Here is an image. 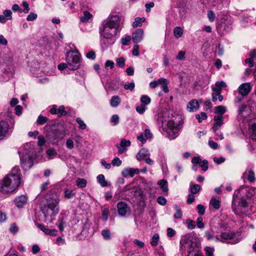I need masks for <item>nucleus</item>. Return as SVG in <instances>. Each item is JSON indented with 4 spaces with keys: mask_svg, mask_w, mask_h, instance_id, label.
Returning a JSON list of instances; mask_svg holds the SVG:
<instances>
[{
    "mask_svg": "<svg viewBox=\"0 0 256 256\" xmlns=\"http://www.w3.org/2000/svg\"><path fill=\"white\" fill-rule=\"evenodd\" d=\"M256 194L255 187L240 186L233 194L232 207L233 212L238 214L240 212H244L248 206V202L244 196L248 199H251Z\"/></svg>",
    "mask_w": 256,
    "mask_h": 256,
    "instance_id": "nucleus-1",
    "label": "nucleus"
},
{
    "mask_svg": "<svg viewBox=\"0 0 256 256\" xmlns=\"http://www.w3.org/2000/svg\"><path fill=\"white\" fill-rule=\"evenodd\" d=\"M124 18L116 14H110L102 24L101 36L114 38L120 32Z\"/></svg>",
    "mask_w": 256,
    "mask_h": 256,
    "instance_id": "nucleus-2",
    "label": "nucleus"
},
{
    "mask_svg": "<svg viewBox=\"0 0 256 256\" xmlns=\"http://www.w3.org/2000/svg\"><path fill=\"white\" fill-rule=\"evenodd\" d=\"M22 178L20 168L15 166L2 180L0 186L2 193L7 194L14 192L19 186Z\"/></svg>",
    "mask_w": 256,
    "mask_h": 256,
    "instance_id": "nucleus-3",
    "label": "nucleus"
},
{
    "mask_svg": "<svg viewBox=\"0 0 256 256\" xmlns=\"http://www.w3.org/2000/svg\"><path fill=\"white\" fill-rule=\"evenodd\" d=\"M60 200V197L56 193H53L46 198V202L42 208V211L46 218L58 214Z\"/></svg>",
    "mask_w": 256,
    "mask_h": 256,
    "instance_id": "nucleus-4",
    "label": "nucleus"
},
{
    "mask_svg": "<svg viewBox=\"0 0 256 256\" xmlns=\"http://www.w3.org/2000/svg\"><path fill=\"white\" fill-rule=\"evenodd\" d=\"M158 121L161 122L162 129L166 132L170 139L173 140L178 136L179 130L174 120H167L160 117Z\"/></svg>",
    "mask_w": 256,
    "mask_h": 256,
    "instance_id": "nucleus-5",
    "label": "nucleus"
},
{
    "mask_svg": "<svg viewBox=\"0 0 256 256\" xmlns=\"http://www.w3.org/2000/svg\"><path fill=\"white\" fill-rule=\"evenodd\" d=\"M253 108L250 105L240 104L238 109V119L243 123L249 122L253 118Z\"/></svg>",
    "mask_w": 256,
    "mask_h": 256,
    "instance_id": "nucleus-6",
    "label": "nucleus"
},
{
    "mask_svg": "<svg viewBox=\"0 0 256 256\" xmlns=\"http://www.w3.org/2000/svg\"><path fill=\"white\" fill-rule=\"evenodd\" d=\"M180 248L186 250L190 254L197 247L195 238L191 234H187L182 237L180 240Z\"/></svg>",
    "mask_w": 256,
    "mask_h": 256,
    "instance_id": "nucleus-7",
    "label": "nucleus"
},
{
    "mask_svg": "<svg viewBox=\"0 0 256 256\" xmlns=\"http://www.w3.org/2000/svg\"><path fill=\"white\" fill-rule=\"evenodd\" d=\"M66 62L68 64L69 70H76L80 66V54L78 50H70L66 53Z\"/></svg>",
    "mask_w": 256,
    "mask_h": 256,
    "instance_id": "nucleus-8",
    "label": "nucleus"
},
{
    "mask_svg": "<svg viewBox=\"0 0 256 256\" xmlns=\"http://www.w3.org/2000/svg\"><path fill=\"white\" fill-rule=\"evenodd\" d=\"M215 242L234 244L238 242V240L234 232L228 231L216 234L215 236Z\"/></svg>",
    "mask_w": 256,
    "mask_h": 256,
    "instance_id": "nucleus-9",
    "label": "nucleus"
},
{
    "mask_svg": "<svg viewBox=\"0 0 256 256\" xmlns=\"http://www.w3.org/2000/svg\"><path fill=\"white\" fill-rule=\"evenodd\" d=\"M14 124L10 126L8 122L1 120H0V140L10 135L12 132Z\"/></svg>",
    "mask_w": 256,
    "mask_h": 256,
    "instance_id": "nucleus-10",
    "label": "nucleus"
},
{
    "mask_svg": "<svg viewBox=\"0 0 256 256\" xmlns=\"http://www.w3.org/2000/svg\"><path fill=\"white\" fill-rule=\"evenodd\" d=\"M20 152L25 155L23 157L20 156L22 167L25 170L30 168L34 164L33 158L29 154L26 150H21Z\"/></svg>",
    "mask_w": 256,
    "mask_h": 256,
    "instance_id": "nucleus-11",
    "label": "nucleus"
},
{
    "mask_svg": "<svg viewBox=\"0 0 256 256\" xmlns=\"http://www.w3.org/2000/svg\"><path fill=\"white\" fill-rule=\"evenodd\" d=\"M118 213L121 216H126L130 213V207L124 202H120L117 204Z\"/></svg>",
    "mask_w": 256,
    "mask_h": 256,
    "instance_id": "nucleus-12",
    "label": "nucleus"
},
{
    "mask_svg": "<svg viewBox=\"0 0 256 256\" xmlns=\"http://www.w3.org/2000/svg\"><path fill=\"white\" fill-rule=\"evenodd\" d=\"M242 178L244 180H247L250 183H254L256 180L254 172L249 167L247 168L244 172Z\"/></svg>",
    "mask_w": 256,
    "mask_h": 256,
    "instance_id": "nucleus-13",
    "label": "nucleus"
},
{
    "mask_svg": "<svg viewBox=\"0 0 256 256\" xmlns=\"http://www.w3.org/2000/svg\"><path fill=\"white\" fill-rule=\"evenodd\" d=\"M28 197L26 194L16 196L14 200L16 206L18 208H22L27 203Z\"/></svg>",
    "mask_w": 256,
    "mask_h": 256,
    "instance_id": "nucleus-14",
    "label": "nucleus"
},
{
    "mask_svg": "<svg viewBox=\"0 0 256 256\" xmlns=\"http://www.w3.org/2000/svg\"><path fill=\"white\" fill-rule=\"evenodd\" d=\"M252 90V86L250 82L243 83L240 84L238 89V94L242 96H247Z\"/></svg>",
    "mask_w": 256,
    "mask_h": 256,
    "instance_id": "nucleus-15",
    "label": "nucleus"
},
{
    "mask_svg": "<svg viewBox=\"0 0 256 256\" xmlns=\"http://www.w3.org/2000/svg\"><path fill=\"white\" fill-rule=\"evenodd\" d=\"M140 173V170L138 168H126L122 171V174L124 178L128 176L134 177L135 174H138Z\"/></svg>",
    "mask_w": 256,
    "mask_h": 256,
    "instance_id": "nucleus-16",
    "label": "nucleus"
},
{
    "mask_svg": "<svg viewBox=\"0 0 256 256\" xmlns=\"http://www.w3.org/2000/svg\"><path fill=\"white\" fill-rule=\"evenodd\" d=\"M144 32L142 28H138L133 32L132 39L134 43L138 44L143 39Z\"/></svg>",
    "mask_w": 256,
    "mask_h": 256,
    "instance_id": "nucleus-17",
    "label": "nucleus"
},
{
    "mask_svg": "<svg viewBox=\"0 0 256 256\" xmlns=\"http://www.w3.org/2000/svg\"><path fill=\"white\" fill-rule=\"evenodd\" d=\"M224 118L222 116H215L214 120V122L212 128V130L216 132L222 124Z\"/></svg>",
    "mask_w": 256,
    "mask_h": 256,
    "instance_id": "nucleus-18",
    "label": "nucleus"
},
{
    "mask_svg": "<svg viewBox=\"0 0 256 256\" xmlns=\"http://www.w3.org/2000/svg\"><path fill=\"white\" fill-rule=\"evenodd\" d=\"M152 134L150 132L149 129H146L144 132H142L140 136H138V140L142 144L146 142V139L152 138Z\"/></svg>",
    "mask_w": 256,
    "mask_h": 256,
    "instance_id": "nucleus-19",
    "label": "nucleus"
},
{
    "mask_svg": "<svg viewBox=\"0 0 256 256\" xmlns=\"http://www.w3.org/2000/svg\"><path fill=\"white\" fill-rule=\"evenodd\" d=\"M186 108L189 112H196L199 108L198 101L195 99L192 100L187 104Z\"/></svg>",
    "mask_w": 256,
    "mask_h": 256,
    "instance_id": "nucleus-20",
    "label": "nucleus"
},
{
    "mask_svg": "<svg viewBox=\"0 0 256 256\" xmlns=\"http://www.w3.org/2000/svg\"><path fill=\"white\" fill-rule=\"evenodd\" d=\"M115 40L113 38H106V37L102 36L101 38V44L103 48H106L108 46L112 45L114 42Z\"/></svg>",
    "mask_w": 256,
    "mask_h": 256,
    "instance_id": "nucleus-21",
    "label": "nucleus"
},
{
    "mask_svg": "<svg viewBox=\"0 0 256 256\" xmlns=\"http://www.w3.org/2000/svg\"><path fill=\"white\" fill-rule=\"evenodd\" d=\"M38 227L46 234L52 236L57 234V230L54 229L48 228L41 224H38Z\"/></svg>",
    "mask_w": 256,
    "mask_h": 256,
    "instance_id": "nucleus-22",
    "label": "nucleus"
},
{
    "mask_svg": "<svg viewBox=\"0 0 256 256\" xmlns=\"http://www.w3.org/2000/svg\"><path fill=\"white\" fill-rule=\"evenodd\" d=\"M158 84L160 85L163 91L167 93L169 92V89L168 86V81L166 78H160L158 80Z\"/></svg>",
    "mask_w": 256,
    "mask_h": 256,
    "instance_id": "nucleus-23",
    "label": "nucleus"
},
{
    "mask_svg": "<svg viewBox=\"0 0 256 256\" xmlns=\"http://www.w3.org/2000/svg\"><path fill=\"white\" fill-rule=\"evenodd\" d=\"M149 152L147 149L142 148L140 150L136 155V158L140 161L143 160L145 157L149 156Z\"/></svg>",
    "mask_w": 256,
    "mask_h": 256,
    "instance_id": "nucleus-24",
    "label": "nucleus"
},
{
    "mask_svg": "<svg viewBox=\"0 0 256 256\" xmlns=\"http://www.w3.org/2000/svg\"><path fill=\"white\" fill-rule=\"evenodd\" d=\"M226 86V84L224 82H218L216 83L215 86L212 88V90L213 92H220L222 91V88L223 87H225Z\"/></svg>",
    "mask_w": 256,
    "mask_h": 256,
    "instance_id": "nucleus-25",
    "label": "nucleus"
},
{
    "mask_svg": "<svg viewBox=\"0 0 256 256\" xmlns=\"http://www.w3.org/2000/svg\"><path fill=\"white\" fill-rule=\"evenodd\" d=\"M157 184L160 186L164 192H168V182L166 180H160L158 182Z\"/></svg>",
    "mask_w": 256,
    "mask_h": 256,
    "instance_id": "nucleus-26",
    "label": "nucleus"
},
{
    "mask_svg": "<svg viewBox=\"0 0 256 256\" xmlns=\"http://www.w3.org/2000/svg\"><path fill=\"white\" fill-rule=\"evenodd\" d=\"M216 234H215V232L214 230H206L204 232V236L206 238L207 240L212 241H215V236Z\"/></svg>",
    "mask_w": 256,
    "mask_h": 256,
    "instance_id": "nucleus-27",
    "label": "nucleus"
},
{
    "mask_svg": "<svg viewBox=\"0 0 256 256\" xmlns=\"http://www.w3.org/2000/svg\"><path fill=\"white\" fill-rule=\"evenodd\" d=\"M120 103V98L118 96H113L112 97L110 104L112 107H117Z\"/></svg>",
    "mask_w": 256,
    "mask_h": 256,
    "instance_id": "nucleus-28",
    "label": "nucleus"
},
{
    "mask_svg": "<svg viewBox=\"0 0 256 256\" xmlns=\"http://www.w3.org/2000/svg\"><path fill=\"white\" fill-rule=\"evenodd\" d=\"M144 18L137 17L134 19V21L132 23V27L136 28L142 26V23L145 21Z\"/></svg>",
    "mask_w": 256,
    "mask_h": 256,
    "instance_id": "nucleus-29",
    "label": "nucleus"
},
{
    "mask_svg": "<svg viewBox=\"0 0 256 256\" xmlns=\"http://www.w3.org/2000/svg\"><path fill=\"white\" fill-rule=\"evenodd\" d=\"M226 112V108L224 106H219L214 108V113L218 116H222Z\"/></svg>",
    "mask_w": 256,
    "mask_h": 256,
    "instance_id": "nucleus-30",
    "label": "nucleus"
},
{
    "mask_svg": "<svg viewBox=\"0 0 256 256\" xmlns=\"http://www.w3.org/2000/svg\"><path fill=\"white\" fill-rule=\"evenodd\" d=\"M249 131L250 133L252 138L256 140V122H254L250 126Z\"/></svg>",
    "mask_w": 256,
    "mask_h": 256,
    "instance_id": "nucleus-31",
    "label": "nucleus"
},
{
    "mask_svg": "<svg viewBox=\"0 0 256 256\" xmlns=\"http://www.w3.org/2000/svg\"><path fill=\"white\" fill-rule=\"evenodd\" d=\"M92 17V14H90L88 11H85L83 15L80 18V21L82 22H86L88 21V20L91 18Z\"/></svg>",
    "mask_w": 256,
    "mask_h": 256,
    "instance_id": "nucleus-32",
    "label": "nucleus"
},
{
    "mask_svg": "<svg viewBox=\"0 0 256 256\" xmlns=\"http://www.w3.org/2000/svg\"><path fill=\"white\" fill-rule=\"evenodd\" d=\"M96 178L98 182L102 186L105 187L108 186V182L105 180L104 175L102 174H99Z\"/></svg>",
    "mask_w": 256,
    "mask_h": 256,
    "instance_id": "nucleus-33",
    "label": "nucleus"
},
{
    "mask_svg": "<svg viewBox=\"0 0 256 256\" xmlns=\"http://www.w3.org/2000/svg\"><path fill=\"white\" fill-rule=\"evenodd\" d=\"M101 234L105 240H110L112 238L110 232L108 229L103 230L101 232Z\"/></svg>",
    "mask_w": 256,
    "mask_h": 256,
    "instance_id": "nucleus-34",
    "label": "nucleus"
},
{
    "mask_svg": "<svg viewBox=\"0 0 256 256\" xmlns=\"http://www.w3.org/2000/svg\"><path fill=\"white\" fill-rule=\"evenodd\" d=\"M75 194L73 190L68 188L64 190V197L66 198H72Z\"/></svg>",
    "mask_w": 256,
    "mask_h": 256,
    "instance_id": "nucleus-35",
    "label": "nucleus"
},
{
    "mask_svg": "<svg viewBox=\"0 0 256 256\" xmlns=\"http://www.w3.org/2000/svg\"><path fill=\"white\" fill-rule=\"evenodd\" d=\"M210 204L215 209L218 210L220 208V202L219 200L212 198L210 200Z\"/></svg>",
    "mask_w": 256,
    "mask_h": 256,
    "instance_id": "nucleus-36",
    "label": "nucleus"
},
{
    "mask_svg": "<svg viewBox=\"0 0 256 256\" xmlns=\"http://www.w3.org/2000/svg\"><path fill=\"white\" fill-rule=\"evenodd\" d=\"M174 208L176 210V213L174 215V218L176 219L181 218L182 216V213L180 207L177 205H175Z\"/></svg>",
    "mask_w": 256,
    "mask_h": 256,
    "instance_id": "nucleus-37",
    "label": "nucleus"
},
{
    "mask_svg": "<svg viewBox=\"0 0 256 256\" xmlns=\"http://www.w3.org/2000/svg\"><path fill=\"white\" fill-rule=\"evenodd\" d=\"M86 180L84 178H78L76 180V184L78 188H83L86 186Z\"/></svg>",
    "mask_w": 256,
    "mask_h": 256,
    "instance_id": "nucleus-38",
    "label": "nucleus"
},
{
    "mask_svg": "<svg viewBox=\"0 0 256 256\" xmlns=\"http://www.w3.org/2000/svg\"><path fill=\"white\" fill-rule=\"evenodd\" d=\"M160 240V236L158 234H155L153 235L150 241V244L152 246H156L158 244Z\"/></svg>",
    "mask_w": 256,
    "mask_h": 256,
    "instance_id": "nucleus-39",
    "label": "nucleus"
},
{
    "mask_svg": "<svg viewBox=\"0 0 256 256\" xmlns=\"http://www.w3.org/2000/svg\"><path fill=\"white\" fill-rule=\"evenodd\" d=\"M183 34V30L180 26L175 28L174 30V34L176 38H179L181 37Z\"/></svg>",
    "mask_w": 256,
    "mask_h": 256,
    "instance_id": "nucleus-40",
    "label": "nucleus"
},
{
    "mask_svg": "<svg viewBox=\"0 0 256 256\" xmlns=\"http://www.w3.org/2000/svg\"><path fill=\"white\" fill-rule=\"evenodd\" d=\"M140 101L142 104H144L146 106L150 102L151 100L148 96L143 95L141 96Z\"/></svg>",
    "mask_w": 256,
    "mask_h": 256,
    "instance_id": "nucleus-41",
    "label": "nucleus"
},
{
    "mask_svg": "<svg viewBox=\"0 0 256 256\" xmlns=\"http://www.w3.org/2000/svg\"><path fill=\"white\" fill-rule=\"evenodd\" d=\"M190 192L192 194H196L199 192L200 190V186L197 184H191L190 186Z\"/></svg>",
    "mask_w": 256,
    "mask_h": 256,
    "instance_id": "nucleus-42",
    "label": "nucleus"
},
{
    "mask_svg": "<svg viewBox=\"0 0 256 256\" xmlns=\"http://www.w3.org/2000/svg\"><path fill=\"white\" fill-rule=\"evenodd\" d=\"M204 250L206 256H214V248L207 246L204 248Z\"/></svg>",
    "mask_w": 256,
    "mask_h": 256,
    "instance_id": "nucleus-43",
    "label": "nucleus"
},
{
    "mask_svg": "<svg viewBox=\"0 0 256 256\" xmlns=\"http://www.w3.org/2000/svg\"><path fill=\"white\" fill-rule=\"evenodd\" d=\"M146 106L141 103L140 105L136 107V111L140 114H143L146 110Z\"/></svg>",
    "mask_w": 256,
    "mask_h": 256,
    "instance_id": "nucleus-44",
    "label": "nucleus"
},
{
    "mask_svg": "<svg viewBox=\"0 0 256 256\" xmlns=\"http://www.w3.org/2000/svg\"><path fill=\"white\" fill-rule=\"evenodd\" d=\"M76 122L78 124V128L81 130H85L86 128V125L84 122L80 118H76Z\"/></svg>",
    "mask_w": 256,
    "mask_h": 256,
    "instance_id": "nucleus-45",
    "label": "nucleus"
},
{
    "mask_svg": "<svg viewBox=\"0 0 256 256\" xmlns=\"http://www.w3.org/2000/svg\"><path fill=\"white\" fill-rule=\"evenodd\" d=\"M3 15L6 20H12V12L10 10H4L3 12Z\"/></svg>",
    "mask_w": 256,
    "mask_h": 256,
    "instance_id": "nucleus-46",
    "label": "nucleus"
},
{
    "mask_svg": "<svg viewBox=\"0 0 256 256\" xmlns=\"http://www.w3.org/2000/svg\"><path fill=\"white\" fill-rule=\"evenodd\" d=\"M131 40V36H126L122 37L121 38V42L123 46H128Z\"/></svg>",
    "mask_w": 256,
    "mask_h": 256,
    "instance_id": "nucleus-47",
    "label": "nucleus"
},
{
    "mask_svg": "<svg viewBox=\"0 0 256 256\" xmlns=\"http://www.w3.org/2000/svg\"><path fill=\"white\" fill-rule=\"evenodd\" d=\"M66 114V112L65 110V108L64 106H60L58 109L57 114L58 117H60L65 116Z\"/></svg>",
    "mask_w": 256,
    "mask_h": 256,
    "instance_id": "nucleus-48",
    "label": "nucleus"
},
{
    "mask_svg": "<svg viewBox=\"0 0 256 256\" xmlns=\"http://www.w3.org/2000/svg\"><path fill=\"white\" fill-rule=\"evenodd\" d=\"M186 224H187L188 228L189 230H193L195 228H196V223L195 222L190 220L188 219L186 220Z\"/></svg>",
    "mask_w": 256,
    "mask_h": 256,
    "instance_id": "nucleus-49",
    "label": "nucleus"
},
{
    "mask_svg": "<svg viewBox=\"0 0 256 256\" xmlns=\"http://www.w3.org/2000/svg\"><path fill=\"white\" fill-rule=\"evenodd\" d=\"M196 118L199 122H201L203 120L206 119L207 115L205 112H202L200 114H196Z\"/></svg>",
    "mask_w": 256,
    "mask_h": 256,
    "instance_id": "nucleus-50",
    "label": "nucleus"
},
{
    "mask_svg": "<svg viewBox=\"0 0 256 256\" xmlns=\"http://www.w3.org/2000/svg\"><path fill=\"white\" fill-rule=\"evenodd\" d=\"M110 214L109 210L108 208H104L102 210V219L104 221H106L108 218V216Z\"/></svg>",
    "mask_w": 256,
    "mask_h": 256,
    "instance_id": "nucleus-51",
    "label": "nucleus"
},
{
    "mask_svg": "<svg viewBox=\"0 0 256 256\" xmlns=\"http://www.w3.org/2000/svg\"><path fill=\"white\" fill-rule=\"evenodd\" d=\"M116 64L120 68H123L125 65V60L124 58H119L116 59Z\"/></svg>",
    "mask_w": 256,
    "mask_h": 256,
    "instance_id": "nucleus-52",
    "label": "nucleus"
},
{
    "mask_svg": "<svg viewBox=\"0 0 256 256\" xmlns=\"http://www.w3.org/2000/svg\"><path fill=\"white\" fill-rule=\"evenodd\" d=\"M203 218L202 217L200 216L198 217L196 220V226L198 228H204V224L202 222Z\"/></svg>",
    "mask_w": 256,
    "mask_h": 256,
    "instance_id": "nucleus-53",
    "label": "nucleus"
},
{
    "mask_svg": "<svg viewBox=\"0 0 256 256\" xmlns=\"http://www.w3.org/2000/svg\"><path fill=\"white\" fill-rule=\"evenodd\" d=\"M48 118L46 117L43 116L42 115L39 116L37 120V123L38 124L42 125L46 122Z\"/></svg>",
    "mask_w": 256,
    "mask_h": 256,
    "instance_id": "nucleus-54",
    "label": "nucleus"
},
{
    "mask_svg": "<svg viewBox=\"0 0 256 256\" xmlns=\"http://www.w3.org/2000/svg\"><path fill=\"white\" fill-rule=\"evenodd\" d=\"M135 87V84L134 82H130L128 84H124V88L126 90H133Z\"/></svg>",
    "mask_w": 256,
    "mask_h": 256,
    "instance_id": "nucleus-55",
    "label": "nucleus"
},
{
    "mask_svg": "<svg viewBox=\"0 0 256 256\" xmlns=\"http://www.w3.org/2000/svg\"><path fill=\"white\" fill-rule=\"evenodd\" d=\"M122 160L118 157L114 158L112 162L113 166H119L122 164Z\"/></svg>",
    "mask_w": 256,
    "mask_h": 256,
    "instance_id": "nucleus-56",
    "label": "nucleus"
},
{
    "mask_svg": "<svg viewBox=\"0 0 256 256\" xmlns=\"http://www.w3.org/2000/svg\"><path fill=\"white\" fill-rule=\"evenodd\" d=\"M198 212L200 216H202L204 214L206 208L202 204H198L197 206Z\"/></svg>",
    "mask_w": 256,
    "mask_h": 256,
    "instance_id": "nucleus-57",
    "label": "nucleus"
},
{
    "mask_svg": "<svg viewBox=\"0 0 256 256\" xmlns=\"http://www.w3.org/2000/svg\"><path fill=\"white\" fill-rule=\"evenodd\" d=\"M22 5L24 7V9L22 10V12H24L25 14L28 13L30 8H29V4L27 2H23Z\"/></svg>",
    "mask_w": 256,
    "mask_h": 256,
    "instance_id": "nucleus-58",
    "label": "nucleus"
},
{
    "mask_svg": "<svg viewBox=\"0 0 256 256\" xmlns=\"http://www.w3.org/2000/svg\"><path fill=\"white\" fill-rule=\"evenodd\" d=\"M208 17L210 22H213L216 18V14L212 10H210L208 12Z\"/></svg>",
    "mask_w": 256,
    "mask_h": 256,
    "instance_id": "nucleus-59",
    "label": "nucleus"
},
{
    "mask_svg": "<svg viewBox=\"0 0 256 256\" xmlns=\"http://www.w3.org/2000/svg\"><path fill=\"white\" fill-rule=\"evenodd\" d=\"M18 230V228L16 224L14 223L10 226V231L14 234H16Z\"/></svg>",
    "mask_w": 256,
    "mask_h": 256,
    "instance_id": "nucleus-60",
    "label": "nucleus"
},
{
    "mask_svg": "<svg viewBox=\"0 0 256 256\" xmlns=\"http://www.w3.org/2000/svg\"><path fill=\"white\" fill-rule=\"evenodd\" d=\"M120 145L122 148L128 147L130 145V142L129 140L122 139Z\"/></svg>",
    "mask_w": 256,
    "mask_h": 256,
    "instance_id": "nucleus-61",
    "label": "nucleus"
},
{
    "mask_svg": "<svg viewBox=\"0 0 256 256\" xmlns=\"http://www.w3.org/2000/svg\"><path fill=\"white\" fill-rule=\"evenodd\" d=\"M110 122L114 123V126L117 125L119 123V116L118 114H114L111 118Z\"/></svg>",
    "mask_w": 256,
    "mask_h": 256,
    "instance_id": "nucleus-62",
    "label": "nucleus"
},
{
    "mask_svg": "<svg viewBox=\"0 0 256 256\" xmlns=\"http://www.w3.org/2000/svg\"><path fill=\"white\" fill-rule=\"evenodd\" d=\"M46 154L49 156L50 159L53 158V156L56 154V151L54 149H49L46 151Z\"/></svg>",
    "mask_w": 256,
    "mask_h": 256,
    "instance_id": "nucleus-63",
    "label": "nucleus"
},
{
    "mask_svg": "<svg viewBox=\"0 0 256 256\" xmlns=\"http://www.w3.org/2000/svg\"><path fill=\"white\" fill-rule=\"evenodd\" d=\"M37 14L34 12H30L27 16L26 20L28 21H33L37 18Z\"/></svg>",
    "mask_w": 256,
    "mask_h": 256,
    "instance_id": "nucleus-64",
    "label": "nucleus"
}]
</instances>
